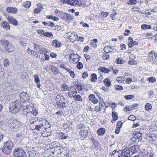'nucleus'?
<instances>
[{"label":"nucleus","instance_id":"obj_1","mask_svg":"<svg viewBox=\"0 0 157 157\" xmlns=\"http://www.w3.org/2000/svg\"><path fill=\"white\" fill-rule=\"evenodd\" d=\"M13 145V144L12 141L10 140L7 141L5 143L2 148L3 152L6 154H10L12 151Z\"/></svg>","mask_w":157,"mask_h":157},{"label":"nucleus","instance_id":"obj_2","mask_svg":"<svg viewBox=\"0 0 157 157\" xmlns=\"http://www.w3.org/2000/svg\"><path fill=\"white\" fill-rule=\"evenodd\" d=\"M20 105L18 101L12 102L10 107V111L13 113H16L20 110Z\"/></svg>","mask_w":157,"mask_h":157},{"label":"nucleus","instance_id":"obj_3","mask_svg":"<svg viewBox=\"0 0 157 157\" xmlns=\"http://www.w3.org/2000/svg\"><path fill=\"white\" fill-rule=\"evenodd\" d=\"M0 46L10 52L13 51V46L11 44H10L9 42L6 40L0 41Z\"/></svg>","mask_w":157,"mask_h":157},{"label":"nucleus","instance_id":"obj_4","mask_svg":"<svg viewBox=\"0 0 157 157\" xmlns=\"http://www.w3.org/2000/svg\"><path fill=\"white\" fill-rule=\"evenodd\" d=\"M15 157H27L26 154L23 150L17 147L13 152Z\"/></svg>","mask_w":157,"mask_h":157},{"label":"nucleus","instance_id":"obj_5","mask_svg":"<svg viewBox=\"0 0 157 157\" xmlns=\"http://www.w3.org/2000/svg\"><path fill=\"white\" fill-rule=\"evenodd\" d=\"M150 61L157 65V54L154 52L151 51L148 54Z\"/></svg>","mask_w":157,"mask_h":157},{"label":"nucleus","instance_id":"obj_6","mask_svg":"<svg viewBox=\"0 0 157 157\" xmlns=\"http://www.w3.org/2000/svg\"><path fill=\"white\" fill-rule=\"evenodd\" d=\"M84 126L83 124H81L80 125V128L82 131H81L79 133L80 136L81 138L82 139L86 138L88 135V131L87 130H83L82 128Z\"/></svg>","mask_w":157,"mask_h":157},{"label":"nucleus","instance_id":"obj_7","mask_svg":"<svg viewBox=\"0 0 157 157\" xmlns=\"http://www.w3.org/2000/svg\"><path fill=\"white\" fill-rule=\"evenodd\" d=\"M11 126L13 128V130H18L21 128L20 124L19 121L14 120L11 123Z\"/></svg>","mask_w":157,"mask_h":157},{"label":"nucleus","instance_id":"obj_8","mask_svg":"<svg viewBox=\"0 0 157 157\" xmlns=\"http://www.w3.org/2000/svg\"><path fill=\"white\" fill-rule=\"evenodd\" d=\"M113 69V68L112 67H109L108 68H106L104 67H100L98 69V70L105 73H108L111 72Z\"/></svg>","mask_w":157,"mask_h":157},{"label":"nucleus","instance_id":"obj_9","mask_svg":"<svg viewBox=\"0 0 157 157\" xmlns=\"http://www.w3.org/2000/svg\"><path fill=\"white\" fill-rule=\"evenodd\" d=\"M63 3L65 2V3H68V4L71 5V6H75L76 5H78L80 6V5H79V2H81V0L79 1L78 0H63Z\"/></svg>","mask_w":157,"mask_h":157},{"label":"nucleus","instance_id":"obj_10","mask_svg":"<svg viewBox=\"0 0 157 157\" xmlns=\"http://www.w3.org/2000/svg\"><path fill=\"white\" fill-rule=\"evenodd\" d=\"M121 153H122V157H131V154H130V151L129 150H126L124 149L121 150Z\"/></svg>","mask_w":157,"mask_h":157},{"label":"nucleus","instance_id":"obj_11","mask_svg":"<svg viewBox=\"0 0 157 157\" xmlns=\"http://www.w3.org/2000/svg\"><path fill=\"white\" fill-rule=\"evenodd\" d=\"M8 21L10 23L13 25L17 26L18 24V21L12 16L8 17Z\"/></svg>","mask_w":157,"mask_h":157},{"label":"nucleus","instance_id":"obj_12","mask_svg":"<svg viewBox=\"0 0 157 157\" xmlns=\"http://www.w3.org/2000/svg\"><path fill=\"white\" fill-rule=\"evenodd\" d=\"M89 100L94 104H96L98 102V99L96 98L95 95L94 94L90 95L89 97Z\"/></svg>","mask_w":157,"mask_h":157},{"label":"nucleus","instance_id":"obj_13","mask_svg":"<svg viewBox=\"0 0 157 157\" xmlns=\"http://www.w3.org/2000/svg\"><path fill=\"white\" fill-rule=\"evenodd\" d=\"M133 135L134 139L135 140L141 139L142 135L141 133L139 132L134 131L133 132Z\"/></svg>","mask_w":157,"mask_h":157},{"label":"nucleus","instance_id":"obj_14","mask_svg":"<svg viewBox=\"0 0 157 157\" xmlns=\"http://www.w3.org/2000/svg\"><path fill=\"white\" fill-rule=\"evenodd\" d=\"M6 10L9 13H15L17 12V10L15 8L9 7L7 8Z\"/></svg>","mask_w":157,"mask_h":157},{"label":"nucleus","instance_id":"obj_15","mask_svg":"<svg viewBox=\"0 0 157 157\" xmlns=\"http://www.w3.org/2000/svg\"><path fill=\"white\" fill-rule=\"evenodd\" d=\"M26 117L27 121L30 122L33 119L34 116L31 112H27L26 114Z\"/></svg>","mask_w":157,"mask_h":157},{"label":"nucleus","instance_id":"obj_16","mask_svg":"<svg viewBox=\"0 0 157 157\" xmlns=\"http://www.w3.org/2000/svg\"><path fill=\"white\" fill-rule=\"evenodd\" d=\"M121 150H119L117 151V150H115L112 151V153L111 154V157H118L119 156V153H121Z\"/></svg>","mask_w":157,"mask_h":157},{"label":"nucleus","instance_id":"obj_17","mask_svg":"<svg viewBox=\"0 0 157 157\" xmlns=\"http://www.w3.org/2000/svg\"><path fill=\"white\" fill-rule=\"evenodd\" d=\"M40 124L36 125L35 128V129L38 131H39L40 128L42 127L43 128H45L44 125L42 121H39Z\"/></svg>","mask_w":157,"mask_h":157},{"label":"nucleus","instance_id":"obj_18","mask_svg":"<svg viewBox=\"0 0 157 157\" xmlns=\"http://www.w3.org/2000/svg\"><path fill=\"white\" fill-rule=\"evenodd\" d=\"M52 45L56 47H60L61 44L60 42H58L57 40H54L52 42Z\"/></svg>","mask_w":157,"mask_h":157},{"label":"nucleus","instance_id":"obj_19","mask_svg":"<svg viewBox=\"0 0 157 157\" xmlns=\"http://www.w3.org/2000/svg\"><path fill=\"white\" fill-rule=\"evenodd\" d=\"M77 33L75 32H73L69 36L70 39H73L75 40L77 38Z\"/></svg>","mask_w":157,"mask_h":157},{"label":"nucleus","instance_id":"obj_20","mask_svg":"<svg viewBox=\"0 0 157 157\" xmlns=\"http://www.w3.org/2000/svg\"><path fill=\"white\" fill-rule=\"evenodd\" d=\"M2 26L6 29H10V26L8 23L6 21H3L2 24Z\"/></svg>","mask_w":157,"mask_h":157},{"label":"nucleus","instance_id":"obj_21","mask_svg":"<svg viewBox=\"0 0 157 157\" xmlns=\"http://www.w3.org/2000/svg\"><path fill=\"white\" fill-rule=\"evenodd\" d=\"M130 149L132 153L136 152L137 151V147L136 145H134L130 147Z\"/></svg>","mask_w":157,"mask_h":157},{"label":"nucleus","instance_id":"obj_22","mask_svg":"<svg viewBox=\"0 0 157 157\" xmlns=\"http://www.w3.org/2000/svg\"><path fill=\"white\" fill-rule=\"evenodd\" d=\"M97 133L99 135H102L105 132V129L101 128L97 130Z\"/></svg>","mask_w":157,"mask_h":157},{"label":"nucleus","instance_id":"obj_23","mask_svg":"<svg viewBox=\"0 0 157 157\" xmlns=\"http://www.w3.org/2000/svg\"><path fill=\"white\" fill-rule=\"evenodd\" d=\"M97 75L94 73L92 74L91 76V81L92 82H95L97 81Z\"/></svg>","mask_w":157,"mask_h":157},{"label":"nucleus","instance_id":"obj_24","mask_svg":"<svg viewBox=\"0 0 157 157\" xmlns=\"http://www.w3.org/2000/svg\"><path fill=\"white\" fill-rule=\"evenodd\" d=\"M29 157H40L38 155H36L35 151H30L29 153Z\"/></svg>","mask_w":157,"mask_h":157},{"label":"nucleus","instance_id":"obj_25","mask_svg":"<svg viewBox=\"0 0 157 157\" xmlns=\"http://www.w3.org/2000/svg\"><path fill=\"white\" fill-rule=\"evenodd\" d=\"M104 83L107 87H109L111 83L110 80L107 78L104 79Z\"/></svg>","mask_w":157,"mask_h":157},{"label":"nucleus","instance_id":"obj_26","mask_svg":"<svg viewBox=\"0 0 157 157\" xmlns=\"http://www.w3.org/2000/svg\"><path fill=\"white\" fill-rule=\"evenodd\" d=\"M61 87L63 88L62 90L63 91H66L69 90L68 85L65 84H62Z\"/></svg>","mask_w":157,"mask_h":157},{"label":"nucleus","instance_id":"obj_27","mask_svg":"<svg viewBox=\"0 0 157 157\" xmlns=\"http://www.w3.org/2000/svg\"><path fill=\"white\" fill-rule=\"evenodd\" d=\"M105 53H104L102 57V58L104 60L108 59H109V56L108 54V52H105Z\"/></svg>","mask_w":157,"mask_h":157},{"label":"nucleus","instance_id":"obj_28","mask_svg":"<svg viewBox=\"0 0 157 157\" xmlns=\"http://www.w3.org/2000/svg\"><path fill=\"white\" fill-rule=\"evenodd\" d=\"M31 2L29 1H27L23 3V6L25 8H29L31 6Z\"/></svg>","mask_w":157,"mask_h":157},{"label":"nucleus","instance_id":"obj_29","mask_svg":"<svg viewBox=\"0 0 157 157\" xmlns=\"http://www.w3.org/2000/svg\"><path fill=\"white\" fill-rule=\"evenodd\" d=\"M97 42V40L95 39H94L90 42V44L94 48L96 47L97 46L96 43Z\"/></svg>","mask_w":157,"mask_h":157},{"label":"nucleus","instance_id":"obj_30","mask_svg":"<svg viewBox=\"0 0 157 157\" xmlns=\"http://www.w3.org/2000/svg\"><path fill=\"white\" fill-rule=\"evenodd\" d=\"M51 70L55 75L58 74L59 73V71L56 67H52Z\"/></svg>","mask_w":157,"mask_h":157},{"label":"nucleus","instance_id":"obj_31","mask_svg":"<svg viewBox=\"0 0 157 157\" xmlns=\"http://www.w3.org/2000/svg\"><path fill=\"white\" fill-rule=\"evenodd\" d=\"M112 116L113 117V119L112 120L111 122L113 123V121H115L117 119L118 116L117 113H114V112H112Z\"/></svg>","mask_w":157,"mask_h":157},{"label":"nucleus","instance_id":"obj_32","mask_svg":"<svg viewBox=\"0 0 157 157\" xmlns=\"http://www.w3.org/2000/svg\"><path fill=\"white\" fill-rule=\"evenodd\" d=\"M134 97L135 96L133 95H126L124 96V98L127 100L133 99Z\"/></svg>","mask_w":157,"mask_h":157},{"label":"nucleus","instance_id":"obj_33","mask_svg":"<svg viewBox=\"0 0 157 157\" xmlns=\"http://www.w3.org/2000/svg\"><path fill=\"white\" fill-rule=\"evenodd\" d=\"M116 62L117 64H123L124 63V60L119 58L116 59Z\"/></svg>","mask_w":157,"mask_h":157},{"label":"nucleus","instance_id":"obj_34","mask_svg":"<svg viewBox=\"0 0 157 157\" xmlns=\"http://www.w3.org/2000/svg\"><path fill=\"white\" fill-rule=\"evenodd\" d=\"M141 28L142 29H150L151 28V26L149 25L143 24L141 25Z\"/></svg>","mask_w":157,"mask_h":157},{"label":"nucleus","instance_id":"obj_35","mask_svg":"<svg viewBox=\"0 0 157 157\" xmlns=\"http://www.w3.org/2000/svg\"><path fill=\"white\" fill-rule=\"evenodd\" d=\"M112 48L111 47L109 46H106L104 47V50L105 52H108V53L111 52L112 51L111 50Z\"/></svg>","mask_w":157,"mask_h":157},{"label":"nucleus","instance_id":"obj_36","mask_svg":"<svg viewBox=\"0 0 157 157\" xmlns=\"http://www.w3.org/2000/svg\"><path fill=\"white\" fill-rule=\"evenodd\" d=\"M152 108L151 104L149 103H147L145 105V108L147 110H149Z\"/></svg>","mask_w":157,"mask_h":157},{"label":"nucleus","instance_id":"obj_37","mask_svg":"<svg viewBox=\"0 0 157 157\" xmlns=\"http://www.w3.org/2000/svg\"><path fill=\"white\" fill-rule=\"evenodd\" d=\"M34 81L36 83L40 82V80L39 76L37 75H34Z\"/></svg>","mask_w":157,"mask_h":157},{"label":"nucleus","instance_id":"obj_38","mask_svg":"<svg viewBox=\"0 0 157 157\" xmlns=\"http://www.w3.org/2000/svg\"><path fill=\"white\" fill-rule=\"evenodd\" d=\"M147 81L149 82L154 83L155 82L156 80L155 77H151L149 78H147Z\"/></svg>","mask_w":157,"mask_h":157},{"label":"nucleus","instance_id":"obj_39","mask_svg":"<svg viewBox=\"0 0 157 157\" xmlns=\"http://www.w3.org/2000/svg\"><path fill=\"white\" fill-rule=\"evenodd\" d=\"M75 100L76 101H82V98L79 95H75Z\"/></svg>","mask_w":157,"mask_h":157},{"label":"nucleus","instance_id":"obj_40","mask_svg":"<svg viewBox=\"0 0 157 157\" xmlns=\"http://www.w3.org/2000/svg\"><path fill=\"white\" fill-rule=\"evenodd\" d=\"M137 3V1L136 0H129L127 2V4L128 5H134Z\"/></svg>","mask_w":157,"mask_h":157},{"label":"nucleus","instance_id":"obj_41","mask_svg":"<svg viewBox=\"0 0 157 157\" xmlns=\"http://www.w3.org/2000/svg\"><path fill=\"white\" fill-rule=\"evenodd\" d=\"M137 63V61L134 60L132 59H130L128 62V63L129 65L136 64Z\"/></svg>","mask_w":157,"mask_h":157},{"label":"nucleus","instance_id":"obj_42","mask_svg":"<svg viewBox=\"0 0 157 157\" xmlns=\"http://www.w3.org/2000/svg\"><path fill=\"white\" fill-rule=\"evenodd\" d=\"M10 64L9 62L8 59L5 58L4 61V65L5 67H7Z\"/></svg>","mask_w":157,"mask_h":157},{"label":"nucleus","instance_id":"obj_43","mask_svg":"<svg viewBox=\"0 0 157 157\" xmlns=\"http://www.w3.org/2000/svg\"><path fill=\"white\" fill-rule=\"evenodd\" d=\"M44 36L48 37H51L53 36V35L52 33L45 32L44 33Z\"/></svg>","mask_w":157,"mask_h":157},{"label":"nucleus","instance_id":"obj_44","mask_svg":"<svg viewBox=\"0 0 157 157\" xmlns=\"http://www.w3.org/2000/svg\"><path fill=\"white\" fill-rule=\"evenodd\" d=\"M66 103L65 102H63L62 103H57V105L58 107H61L62 108H63L66 107Z\"/></svg>","mask_w":157,"mask_h":157},{"label":"nucleus","instance_id":"obj_45","mask_svg":"<svg viewBox=\"0 0 157 157\" xmlns=\"http://www.w3.org/2000/svg\"><path fill=\"white\" fill-rule=\"evenodd\" d=\"M41 9L39 7H38L34 9V13L35 14H38L40 13Z\"/></svg>","mask_w":157,"mask_h":157},{"label":"nucleus","instance_id":"obj_46","mask_svg":"<svg viewBox=\"0 0 157 157\" xmlns=\"http://www.w3.org/2000/svg\"><path fill=\"white\" fill-rule=\"evenodd\" d=\"M77 67L78 69H82L83 67V64L82 63L80 62H79L78 63L77 66Z\"/></svg>","mask_w":157,"mask_h":157},{"label":"nucleus","instance_id":"obj_47","mask_svg":"<svg viewBox=\"0 0 157 157\" xmlns=\"http://www.w3.org/2000/svg\"><path fill=\"white\" fill-rule=\"evenodd\" d=\"M124 78L123 77H118L117 78V81L119 82H122L124 81Z\"/></svg>","mask_w":157,"mask_h":157},{"label":"nucleus","instance_id":"obj_48","mask_svg":"<svg viewBox=\"0 0 157 157\" xmlns=\"http://www.w3.org/2000/svg\"><path fill=\"white\" fill-rule=\"evenodd\" d=\"M128 119L130 121H134L135 120L136 118L135 116L134 115H131L129 116L128 117Z\"/></svg>","mask_w":157,"mask_h":157},{"label":"nucleus","instance_id":"obj_49","mask_svg":"<svg viewBox=\"0 0 157 157\" xmlns=\"http://www.w3.org/2000/svg\"><path fill=\"white\" fill-rule=\"evenodd\" d=\"M122 125V123L121 121H118L116 127H118V128H121Z\"/></svg>","mask_w":157,"mask_h":157},{"label":"nucleus","instance_id":"obj_50","mask_svg":"<svg viewBox=\"0 0 157 157\" xmlns=\"http://www.w3.org/2000/svg\"><path fill=\"white\" fill-rule=\"evenodd\" d=\"M34 48L36 50H38L39 49L40 50L41 48L40 46L38 45V44H34Z\"/></svg>","mask_w":157,"mask_h":157},{"label":"nucleus","instance_id":"obj_51","mask_svg":"<svg viewBox=\"0 0 157 157\" xmlns=\"http://www.w3.org/2000/svg\"><path fill=\"white\" fill-rule=\"evenodd\" d=\"M123 89L122 86H121L117 85L116 86V87H115V90H122Z\"/></svg>","mask_w":157,"mask_h":157},{"label":"nucleus","instance_id":"obj_52","mask_svg":"<svg viewBox=\"0 0 157 157\" xmlns=\"http://www.w3.org/2000/svg\"><path fill=\"white\" fill-rule=\"evenodd\" d=\"M62 139H66L68 136L64 133H62Z\"/></svg>","mask_w":157,"mask_h":157},{"label":"nucleus","instance_id":"obj_53","mask_svg":"<svg viewBox=\"0 0 157 157\" xmlns=\"http://www.w3.org/2000/svg\"><path fill=\"white\" fill-rule=\"evenodd\" d=\"M81 25H82L84 27H89V25L86 23H84L83 22L81 21L80 22Z\"/></svg>","mask_w":157,"mask_h":157},{"label":"nucleus","instance_id":"obj_54","mask_svg":"<svg viewBox=\"0 0 157 157\" xmlns=\"http://www.w3.org/2000/svg\"><path fill=\"white\" fill-rule=\"evenodd\" d=\"M131 109H130V106H126V107L124 108V111H127L128 110H131Z\"/></svg>","mask_w":157,"mask_h":157},{"label":"nucleus","instance_id":"obj_55","mask_svg":"<svg viewBox=\"0 0 157 157\" xmlns=\"http://www.w3.org/2000/svg\"><path fill=\"white\" fill-rule=\"evenodd\" d=\"M101 108L99 105L97 106L95 108L94 110L97 112L99 111L100 110Z\"/></svg>","mask_w":157,"mask_h":157},{"label":"nucleus","instance_id":"obj_56","mask_svg":"<svg viewBox=\"0 0 157 157\" xmlns=\"http://www.w3.org/2000/svg\"><path fill=\"white\" fill-rule=\"evenodd\" d=\"M37 32L39 34H40V35H44V33L45 32L44 31L42 30H38L37 31Z\"/></svg>","mask_w":157,"mask_h":157},{"label":"nucleus","instance_id":"obj_57","mask_svg":"<svg viewBox=\"0 0 157 157\" xmlns=\"http://www.w3.org/2000/svg\"><path fill=\"white\" fill-rule=\"evenodd\" d=\"M31 113L33 114V115L34 116H36L37 114V112H36V110L35 109H33L31 112Z\"/></svg>","mask_w":157,"mask_h":157},{"label":"nucleus","instance_id":"obj_58","mask_svg":"<svg viewBox=\"0 0 157 157\" xmlns=\"http://www.w3.org/2000/svg\"><path fill=\"white\" fill-rule=\"evenodd\" d=\"M84 56L86 58L87 60H88L90 58V56L87 55L86 54H84Z\"/></svg>","mask_w":157,"mask_h":157},{"label":"nucleus","instance_id":"obj_59","mask_svg":"<svg viewBox=\"0 0 157 157\" xmlns=\"http://www.w3.org/2000/svg\"><path fill=\"white\" fill-rule=\"evenodd\" d=\"M88 76V73L86 72H84L82 73V78H86Z\"/></svg>","mask_w":157,"mask_h":157},{"label":"nucleus","instance_id":"obj_60","mask_svg":"<svg viewBox=\"0 0 157 157\" xmlns=\"http://www.w3.org/2000/svg\"><path fill=\"white\" fill-rule=\"evenodd\" d=\"M101 14L104 17H106L109 14L108 13L105 12H103L101 13Z\"/></svg>","mask_w":157,"mask_h":157},{"label":"nucleus","instance_id":"obj_61","mask_svg":"<svg viewBox=\"0 0 157 157\" xmlns=\"http://www.w3.org/2000/svg\"><path fill=\"white\" fill-rule=\"evenodd\" d=\"M70 76L73 78H74L75 77V74L74 73V72L73 71H72L70 73Z\"/></svg>","mask_w":157,"mask_h":157},{"label":"nucleus","instance_id":"obj_62","mask_svg":"<svg viewBox=\"0 0 157 157\" xmlns=\"http://www.w3.org/2000/svg\"><path fill=\"white\" fill-rule=\"evenodd\" d=\"M153 94L154 93L152 90H151L149 94V96L150 97H153Z\"/></svg>","mask_w":157,"mask_h":157},{"label":"nucleus","instance_id":"obj_63","mask_svg":"<svg viewBox=\"0 0 157 157\" xmlns=\"http://www.w3.org/2000/svg\"><path fill=\"white\" fill-rule=\"evenodd\" d=\"M27 94V93L26 92H22L20 94V98L23 96H26Z\"/></svg>","mask_w":157,"mask_h":157},{"label":"nucleus","instance_id":"obj_64","mask_svg":"<svg viewBox=\"0 0 157 157\" xmlns=\"http://www.w3.org/2000/svg\"><path fill=\"white\" fill-rule=\"evenodd\" d=\"M67 17L69 20H71L74 19L73 16H71L70 14H68L67 15Z\"/></svg>","mask_w":157,"mask_h":157}]
</instances>
